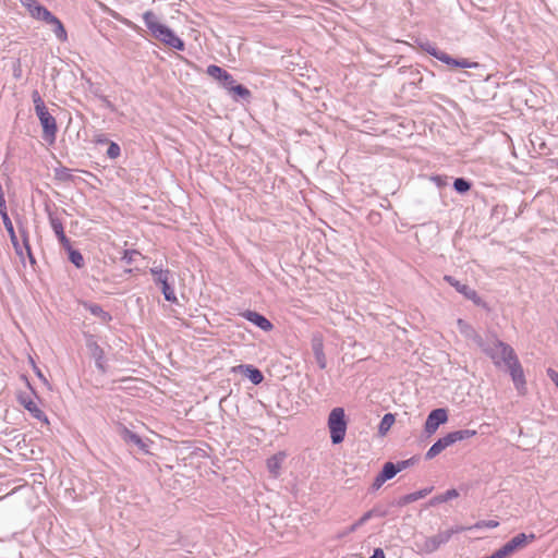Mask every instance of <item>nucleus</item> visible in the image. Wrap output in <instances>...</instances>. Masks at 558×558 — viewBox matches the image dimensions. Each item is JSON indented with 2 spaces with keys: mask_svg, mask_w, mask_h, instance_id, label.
Wrapping results in <instances>:
<instances>
[{
  "mask_svg": "<svg viewBox=\"0 0 558 558\" xmlns=\"http://www.w3.org/2000/svg\"><path fill=\"white\" fill-rule=\"evenodd\" d=\"M238 368L254 385H259L264 380L263 373L258 368L254 367L253 365L241 364V365L238 366Z\"/></svg>",
  "mask_w": 558,
  "mask_h": 558,
  "instance_id": "aec40b11",
  "label": "nucleus"
},
{
  "mask_svg": "<svg viewBox=\"0 0 558 558\" xmlns=\"http://www.w3.org/2000/svg\"><path fill=\"white\" fill-rule=\"evenodd\" d=\"M494 363L495 366H507L517 354L512 347L499 340L497 336L493 335L487 341H484L480 348Z\"/></svg>",
  "mask_w": 558,
  "mask_h": 558,
  "instance_id": "f03ea898",
  "label": "nucleus"
},
{
  "mask_svg": "<svg viewBox=\"0 0 558 558\" xmlns=\"http://www.w3.org/2000/svg\"><path fill=\"white\" fill-rule=\"evenodd\" d=\"M145 26L151 33V35L165 44L166 46L182 51L185 48L184 41L175 35V33L167 25L158 21L157 15L153 11H146L143 14Z\"/></svg>",
  "mask_w": 558,
  "mask_h": 558,
  "instance_id": "f257e3e1",
  "label": "nucleus"
},
{
  "mask_svg": "<svg viewBox=\"0 0 558 558\" xmlns=\"http://www.w3.org/2000/svg\"><path fill=\"white\" fill-rule=\"evenodd\" d=\"M536 539L534 533H519L486 558H507Z\"/></svg>",
  "mask_w": 558,
  "mask_h": 558,
  "instance_id": "423d86ee",
  "label": "nucleus"
},
{
  "mask_svg": "<svg viewBox=\"0 0 558 558\" xmlns=\"http://www.w3.org/2000/svg\"><path fill=\"white\" fill-rule=\"evenodd\" d=\"M83 306L92 315L98 317L102 323H109L112 319L110 313L106 312L99 304L84 302Z\"/></svg>",
  "mask_w": 558,
  "mask_h": 558,
  "instance_id": "412c9836",
  "label": "nucleus"
},
{
  "mask_svg": "<svg viewBox=\"0 0 558 558\" xmlns=\"http://www.w3.org/2000/svg\"><path fill=\"white\" fill-rule=\"evenodd\" d=\"M119 434L126 444L137 447L143 452H148L147 442L136 433L123 426L120 428Z\"/></svg>",
  "mask_w": 558,
  "mask_h": 558,
  "instance_id": "4468645a",
  "label": "nucleus"
},
{
  "mask_svg": "<svg viewBox=\"0 0 558 558\" xmlns=\"http://www.w3.org/2000/svg\"><path fill=\"white\" fill-rule=\"evenodd\" d=\"M328 428L331 442L338 445L343 441L347 433L348 422L343 408H333L328 416Z\"/></svg>",
  "mask_w": 558,
  "mask_h": 558,
  "instance_id": "39448f33",
  "label": "nucleus"
},
{
  "mask_svg": "<svg viewBox=\"0 0 558 558\" xmlns=\"http://www.w3.org/2000/svg\"><path fill=\"white\" fill-rule=\"evenodd\" d=\"M385 482H387V481H386V480H384V477H383L380 474H378V475L375 477V480H374V482H373V484H372V488H373V490H377V489H379V488L384 485V483H385Z\"/></svg>",
  "mask_w": 558,
  "mask_h": 558,
  "instance_id": "c03bdc74",
  "label": "nucleus"
},
{
  "mask_svg": "<svg viewBox=\"0 0 558 558\" xmlns=\"http://www.w3.org/2000/svg\"><path fill=\"white\" fill-rule=\"evenodd\" d=\"M448 420V413L446 409L439 408L433 410L425 422V432L427 435L434 434L438 427L446 423Z\"/></svg>",
  "mask_w": 558,
  "mask_h": 558,
  "instance_id": "9d476101",
  "label": "nucleus"
},
{
  "mask_svg": "<svg viewBox=\"0 0 558 558\" xmlns=\"http://www.w3.org/2000/svg\"><path fill=\"white\" fill-rule=\"evenodd\" d=\"M386 514L385 511L383 512H377L376 509H371L368 511H366L356 522H354L350 527H349V532L352 533V532H355L360 526H362L363 524H365L368 520H371L372 518H374L375 515H379V517H384Z\"/></svg>",
  "mask_w": 558,
  "mask_h": 558,
  "instance_id": "bb28decb",
  "label": "nucleus"
},
{
  "mask_svg": "<svg viewBox=\"0 0 558 558\" xmlns=\"http://www.w3.org/2000/svg\"><path fill=\"white\" fill-rule=\"evenodd\" d=\"M498 525H499V522L496 520L482 521L476 524L477 527H488V529H494V527H497Z\"/></svg>",
  "mask_w": 558,
  "mask_h": 558,
  "instance_id": "37998d69",
  "label": "nucleus"
},
{
  "mask_svg": "<svg viewBox=\"0 0 558 558\" xmlns=\"http://www.w3.org/2000/svg\"><path fill=\"white\" fill-rule=\"evenodd\" d=\"M206 73L219 82L228 78V72L216 64L208 65Z\"/></svg>",
  "mask_w": 558,
  "mask_h": 558,
  "instance_id": "7c9ffc66",
  "label": "nucleus"
},
{
  "mask_svg": "<svg viewBox=\"0 0 558 558\" xmlns=\"http://www.w3.org/2000/svg\"><path fill=\"white\" fill-rule=\"evenodd\" d=\"M462 531H464V527L454 526L446 531H440L429 537L422 536L414 542L415 550L418 555H430L437 551L442 545L447 544L454 534Z\"/></svg>",
  "mask_w": 558,
  "mask_h": 558,
  "instance_id": "7ed1b4c3",
  "label": "nucleus"
},
{
  "mask_svg": "<svg viewBox=\"0 0 558 558\" xmlns=\"http://www.w3.org/2000/svg\"><path fill=\"white\" fill-rule=\"evenodd\" d=\"M432 489H433V487H427V488H423L417 492L409 494L410 498H411V502H414L418 499L426 497L432 492Z\"/></svg>",
  "mask_w": 558,
  "mask_h": 558,
  "instance_id": "58836bf2",
  "label": "nucleus"
},
{
  "mask_svg": "<svg viewBox=\"0 0 558 558\" xmlns=\"http://www.w3.org/2000/svg\"><path fill=\"white\" fill-rule=\"evenodd\" d=\"M459 496V493L457 489L454 488H451V489H448L446 490L444 494H440V495H437L435 497H433L430 500H429V505L430 506H435L437 504H442V502H447L451 499H454Z\"/></svg>",
  "mask_w": 558,
  "mask_h": 558,
  "instance_id": "cd10ccee",
  "label": "nucleus"
},
{
  "mask_svg": "<svg viewBox=\"0 0 558 558\" xmlns=\"http://www.w3.org/2000/svg\"><path fill=\"white\" fill-rule=\"evenodd\" d=\"M49 223L51 229L53 230L58 241L62 245L63 248H70L71 241L64 233L63 223L60 218L54 216L52 213L48 214Z\"/></svg>",
  "mask_w": 558,
  "mask_h": 558,
  "instance_id": "ddd939ff",
  "label": "nucleus"
},
{
  "mask_svg": "<svg viewBox=\"0 0 558 558\" xmlns=\"http://www.w3.org/2000/svg\"><path fill=\"white\" fill-rule=\"evenodd\" d=\"M312 350L316 360L317 365L320 369H325L327 366V360L324 352V341L323 337L316 335L312 339Z\"/></svg>",
  "mask_w": 558,
  "mask_h": 558,
  "instance_id": "a211bd4d",
  "label": "nucleus"
},
{
  "mask_svg": "<svg viewBox=\"0 0 558 558\" xmlns=\"http://www.w3.org/2000/svg\"><path fill=\"white\" fill-rule=\"evenodd\" d=\"M0 216L2 221H5L7 218H10L7 210V202L4 195L0 196Z\"/></svg>",
  "mask_w": 558,
  "mask_h": 558,
  "instance_id": "79ce46f5",
  "label": "nucleus"
},
{
  "mask_svg": "<svg viewBox=\"0 0 558 558\" xmlns=\"http://www.w3.org/2000/svg\"><path fill=\"white\" fill-rule=\"evenodd\" d=\"M2 222L4 225L5 230L9 233V236H10L11 243H12L14 250H15V253L21 258H23V247H22V244H20V242L17 240V236L15 234L14 227H13V223H12L11 219L7 218L5 221H2Z\"/></svg>",
  "mask_w": 558,
  "mask_h": 558,
  "instance_id": "393cba45",
  "label": "nucleus"
},
{
  "mask_svg": "<svg viewBox=\"0 0 558 558\" xmlns=\"http://www.w3.org/2000/svg\"><path fill=\"white\" fill-rule=\"evenodd\" d=\"M136 256H141V253L136 250H125L123 252L122 262L130 265L135 260Z\"/></svg>",
  "mask_w": 558,
  "mask_h": 558,
  "instance_id": "e433bc0d",
  "label": "nucleus"
},
{
  "mask_svg": "<svg viewBox=\"0 0 558 558\" xmlns=\"http://www.w3.org/2000/svg\"><path fill=\"white\" fill-rule=\"evenodd\" d=\"M34 109L43 126V136L46 141L53 142L58 132L56 118L48 111L37 89L32 92Z\"/></svg>",
  "mask_w": 558,
  "mask_h": 558,
  "instance_id": "20e7f679",
  "label": "nucleus"
},
{
  "mask_svg": "<svg viewBox=\"0 0 558 558\" xmlns=\"http://www.w3.org/2000/svg\"><path fill=\"white\" fill-rule=\"evenodd\" d=\"M150 274L154 276V281L156 284L161 286L162 294L165 299L169 302H177V295L174 289L169 283V279L171 277V272L169 269H162L161 267H151Z\"/></svg>",
  "mask_w": 558,
  "mask_h": 558,
  "instance_id": "0eeeda50",
  "label": "nucleus"
},
{
  "mask_svg": "<svg viewBox=\"0 0 558 558\" xmlns=\"http://www.w3.org/2000/svg\"><path fill=\"white\" fill-rule=\"evenodd\" d=\"M284 459H286L284 452H278L267 459V462H266L267 469L274 477H277L279 475V472H280V469H281V465H282Z\"/></svg>",
  "mask_w": 558,
  "mask_h": 558,
  "instance_id": "5701e85b",
  "label": "nucleus"
},
{
  "mask_svg": "<svg viewBox=\"0 0 558 558\" xmlns=\"http://www.w3.org/2000/svg\"><path fill=\"white\" fill-rule=\"evenodd\" d=\"M393 423H395V415L391 413H386L379 423V427H378L379 434L385 435L390 429V427L392 426Z\"/></svg>",
  "mask_w": 558,
  "mask_h": 558,
  "instance_id": "473e14b6",
  "label": "nucleus"
},
{
  "mask_svg": "<svg viewBox=\"0 0 558 558\" xmlns=\"http://www.w3.org/2000/svg\"><path fill=\"white\" fill-rule=\"evenodd\" d=\"M415 463V458H410L407 460L398 461L395 463L398 468V473L408 469L409 466L413 465Z\"/></svg>",
  "mask_w": 558,
  "mask_h": 558,
  "instance_id": "a19ab883",
  "label": "nucleus"
},
{
  "mask_svg": "<svg viewBox=\"0 0 558 558\" xmlns=\"http://www.w3.org/2000/svg\"><path fill=\"white\" fill-rule=\"evenodd\" d=\"M409 504H412V502H411V498H410V495H409V494H407V495H404V496L400 497V498L398 499V501H397V506H399V507H403V506H407V505H409Z\"/></svg>",
  "mask_w": 558,
  "mask_h": 558,
  "instance_id": "de8ad7c7",
  "label": "nucleus"
},
{
  "mask_svg": "<svg viewBox=\"0 0 558 558\" xmlns=\"http://www.w3.org/2000/svg\"><path fill=\"white\" fill-rule=\"evenodd\" d=\"M457 326L460 331V333L469 339L472 340L478 348L483 345L484 339L477 333V331L464 319L459 318L457 320Z\"/></svg>",
  "mask_w": 558,
  "mask_h": 558,
  "instance_id": "2eb2a0df",
  "label": "nucleus"
},
{
  "mask_svg": "<svg viewBox=\"0 0 558 558\" xmlns=\"http://www.w3.org/2000/svg\"><path fill=\"white\" fill-rule=\"evenodd\" d=\"M471 182L468 181L466 179L464 178H457L454 181H453V189L456 192L460 193V194H464L466 193L468 191H470L471 189Z\"/></svg>",
  "mask_w": 558,
  "mask_h": 558,
  "instance_id": "f704fd0d",
  "label": "nucleus"
},
{
  "mask_svg": "<svg viewBox=\"0 0 558 558\" xmlns=\"http://www.w3.org/2000/svg\"><path fill=\"white\" fill-rule=\"evenodd\" d=\"M432 180L436 183L437 186L441 187L447 185V177L442 175H435L432 178Z\"/></svg>",
  "mask_w": 558,
  "mask_h": 558,
  "instance_id": "49530a36",
  "label": "nucleus"
},
{
  "mask_svg": "<svg viewBox=\"0 0 558 558\" xmlns=\"http://www.w3.org/2000/svg\"><path fill=\"white\" fill-rule=\"evenodd\" d=\"M125 272L131 274L132 269H126Z\"/></svg>",
  "mask_w": 558,
  "mask_h": 558,
  "instance_id": "603ef678",
  "label": "nucleus"
},
{
  "mask_svg": "<svg viewBox=\"0 0 558 558\" xmlns=\"http://www.w3.org/2000/svg\"><path fill=\"white\" fill-rule=\"evenodd\" d=\"M242 316L264 331H270L274 328L271 322L257 312L245 311Z\"/></svg>",
  "mask_w": 558,
  "mask_h": 558,
  "instance_id": "dca6fc26",
  "label": "nucleus"
},
{
  "mask_svg": "<svg viewBox=\"0 0 558 558\" xmlns=\"http://www.w3.org/2000/svg\"><path fill=\"white\" fill-rule=\"evenodd\" d=\"M379 474L384 480L389 481L398 474V468L393 462H386Z\"/></svg>",
  "mask_w": 558,
  "mask_h": 558,
  "instance_id": "2f4dec72",
  "label": "nucleus"
},
{
  "mask_svg": "<svg viewBox=\"0 0 558 558\" xmlns=\"http://www.w3.org/2000/svg\"><path fill=\"white\" fill-rule=\"evenodd\" d=\"M223 88H226L229 93L232 90V87L236 85L235 80L233 76L228 72V78L220 81Z\"/></svg>",
  "mask_w": 558,
  "mask_h": 558,
  "instance_id": "ea45409f",
  "label": "nucleus"
},
{
  "mask_svg": "<svg viewBox=\"0 0 558 558\" xmlns=\"http://www.w3.org/2000/svg\"><path fill=\"white\" fill-rule=\"evenodd\" d=\"M34 372L35 374L37 375V377L45 384V385H48V380L47 378L44 376V374L41 373V371L36 366L34 365Z\"/></svg>",
  "mask_w": 558,
  "mask_h": 558,
  "instance_id": "09e8293b",
  "label": "nucleus"
},
{
  "mask_svg": "<svg viewBox=\"0 0 558 558\" xmlns=\"http://www.w3.org/2000/svg\"><path fill=\"white\" fill-rule=\"evenodd\" d=\"M476 435V430L474 429H459L451 433H448L446 436L450 439V444L453 445L458 441H462L469 438H472Z\"/></svg>",
  "mask_w": 558,
  "mask_h": 558,
  "instance_id": "a878e982",
  "label": "nucleus"
},
{
  "mask_svg": "<svg viewBox=\"0 0 558 558\" xmlns=\"http://www.w3.org/2000/svg\"><path fill=\"white\" fill-rule=\"evenodd\" d=\"M120 154H121L120 146L114 142H110L109 147L107 149V156L110 159H116L120 156Z\"/></svg>",
  "mask_w": 558,
  "mask_h": 558,
  "instance_id": "4c0bfd02",
  "label": "nucleus"
},
{
  "mask_svg": "<svg viewBox=\"0 0 558 558\" xmlns=\"http://www.w3.org/2000/svg\"><path fill=\"white\" fill-rule=\"evenodd\" d=\"M439 61L446 63L449 66L452 68H462V69H472V68H478L480 64L474 61H470L468 59H454L445 51L439 53L438 59Z\"/></svg>",
  "mask_w": 558,
  "mask_h": 558,
  "instance_id": "f3484780",
  "label": "nucleus"
},
{
  "mask_svg": "<svg viewBox=\"0 0 558 558\" xmlns=\"http://www.w3.org/2000/svg\"><path fill=\"white\" fill-rule=\"evenodd\" d=\"M418 46L422 50L430 54L432 57L438 59L439 53L442 52V50L438 49L433 43L425 40L418 43Z\"/></svg>",
  "mask_w": 558,
  "mask_h": 558,
  "instance_id": "72a5a7b5",
  "label": "nucleus"
},
{
  "mask_svg": "<svg viewBox=\"0 0 558 558\" xmlns=\"http://www.w3.org/2000/svg\"><path fill=\"white\" fill-rule=\"evenodd\" d=\"M369 558H385V553L381 548H376Z\"/></svg>",
  "mask_w": 558,
  "mask_h": 558,
  "instance_id": "8fccbe9b",
  "label": "nucleus"
},
{
  "mask_svg": "<svg viewBox=\"0 0 558 558\" xmlns=\"http://www.w3.org/2000/svg\"><path fill=\"white\" fill-rule=\"evenodd\" d=\"M20 403L32 414V416L38 421L48 423V417L44 411L38 407L37 402L29 395H20Z\"/></svg>",
  "mask_w": 558,
  "mask_h": 558,
  "instance_id": "9b49d317",
  "label": "nucleus"
},
{
  "mask_svg": "<svg viewBox=\"0 0 558 558\" xmlns=\"http://www.w3.org/2000/svg\"><path fill=\"white\" fill-rule=\"evenodd\" d=\"M449 446H451L450 439L445 435L444 437L439 438L435 444L432 445V447L427 450L425 454V459H434Z\"/></svg>",
  "mask_w": 558,
  "mask_h": 558,
  "instance_id": "4be33fe9",
  "label": "nucleus"
},
{
  "mask_svg": "<svg viewBox=\"0 0 558 558\" xmlns=\"http://www.w3.org/2000/svg\"><path fill=\"white\" fill-rule=\"evenodd\" d=\"M69 254L70 262L76 267L82 268L85 265L84 257L78 250L73 248L70 244V248H64Z\"/></svg>",
  "mask_w": 558,
  "mask_h": 558,
  "instance_id": "c85d7f7f",
  "label": "nucleus"
},
{
  "mask_svg": "<svg viewBox=\"0 0 558 558\" xmlns=\"http://www.w3.org/2000/svg\"><path fill=\"white\" fill-rule=\"evenodd\" d=\"M20 234L22 236V241H23V244H22V247H23V252L25 251L28 259H29V263L33 265L36 263V259L33 255V252H32V248H31V245H29V240H28V232L23 229V228H20ZM22 260L24 259L21 258Z\"/></svg>",
  "mask_w": 558,
  "mask_h": 558,
  "instance_id": "c756f323",
  "label": "nucleus"
},
{
  "mask_svg": "<svg viewBox=\"0 0 558 558\" xmlns=\"http://www.w3.org/2000/svg\"><path fill=\"white\" fill-rule=\"evenodd\" d=\"M86 345H87L92 356L95 359L96 365L98 367H101V361L105 357V352L101 349V347L97 343V341L93 338V336H90L87 339Z\"/></svg>",
  "mask_w": 558,
  "mask_h": 558,
  "instance_id": "b1692460",
  "label": "nucleus"
},
{
  "mask_svg": "<svg viewBox=\"0 0 558 558\" xmlns=\"http://www.w3.org/2000/svg\"><path fill=\"white\" fill-rule=\"evenodd\" d=\"M46 24L51 26L52 33L60 43L68 41V33L65 27L56 15L51 14L50 17L46 21Z\"/></svg>",
  "mask_w": 558,
  "mask_h": 558,
  "instance_id": "6ab92c4d",
  "label": "nucleus"
},
{
  "mask_svg": "<svg viewBox=\"0 0 558 558\" xmlns=\"http://www.w3.org/2000/svg\"><path fill=\"white\" fill-rule=\"evenodd\" d=\"M547 376L558 388V373L554 368H547Z\"/></svg>",
  "mask_w": 558,
  "mask_h": 558,
  "instance_id": "a18cd8bd",
  "label": "nucleus"
},
{
  "mask_svg": "<svg viewBox=\"0 0 558 558\" xmlns=\"http://www.w3.org/2000/svg\"><path fill=\"white\" fill-rule=\"evenodd\" d=\"M59 175H60L61 179L69 178L70 177L69 170L68 169H63Z\"/></svg>",
  "mask_w": 558,
  "mask_h": 558,
  "instance_id": "3c124183",
  "label": "nucleus"
},
{
  "mask_svg": "<svg viewBox=\"0 0 558 558\" xmlns=\"http://www.w3.org/2000/svg\"><path fill=\"white\" fill-rule=\"evenodd\" d=\"M22 4L27 8L32 17L43 21H46L52 14L46 7L41 5L37 0H22Z\"/></svg>",
  "mask_w": 558,
  "mask_h": 558,
  "instance_id": "f8f14e48",
  "label": "nucleus"
},
{
  "mask_svg": "<svg viewBox=\"0 0 558 558\" xmlns=\"http://www.w3.org/2000/svg\"><path fill=\"white\" fill-rule=\"evenodd\" d=\"M230 93L242 99H248L251 97L250 89L241 84H236L234 87H232V90H230Z\"/></svg>",
  "mask_w": 558,
  "mask_h": 558,
  "instance_id": "c9c22d12",
  "label": "nucleus"
},
{
  "mask_svg": "<svg viewBox=\"0 0 558 558\" xmlns=\"http://www.w3.org/2000/svg\"><path fill=\"white\" fill-rule=\"evenodd\" d=\"M444 280L448 282L451 287H453L459 293H461L465 299L472 301L475 305H483L482 298L477 294V292L470 288L468 284L461 283L454 277L450 275H446Z\"/></svg>",
  "mask_w": 558,
  "mask_h": 558,
  "instance_id": "6e6552de",
  "label": "nucleus"
},
{
  "mask_svg": "<svg viewBox=\"0 0 558 558\" xmlns=\"http://www.w3.org/2000/svg\"><path fill=\"white\" fill-rule=\"evenodd\" d=\"M506 367L508 368V372L511 376L514 387L517 388V390L519 391L520 395H523L526 389L525 388L526 380H525L522 365H521L518 356L515 359H513L509 364H507Z\"/></svg>",
  "mask_w": 558,
  "mask_h": 558,
  "instance_id": "1a4fd4ad",
  "label": "nucleus"
}]
</instances>
